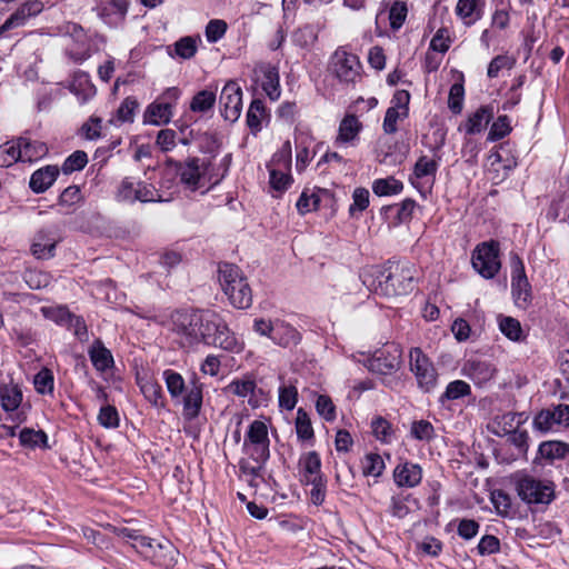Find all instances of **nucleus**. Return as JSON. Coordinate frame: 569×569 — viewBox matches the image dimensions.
I'll use <instances>...</instances> for the list:
<instances>
[{"mask_svg": "<svg viewBox=\"0 0 569 569\" xmlns=\"http://www.w3.org/2000/svg\"><path fill=\"white\" fill-rule=\"evenodd\" d=\"M403 183L395 177L377 179L372 183V191L379 197L398 194L402 191Z\"/></svg>", "mask_w": 569, "mask_h": 569, "instance_id": "37", "label": "nucleus"}, {"mask_svg": "<svg viewBox=\"0 0 569 569\" xmlns=\"http://www.w3.org/2000/svg\"><path fill=\"white\" fill-rule=\"evenodd\" d=\"M511 291L518 307L527 308L531 301V286L528 278L511 281Z\"/></svg>", "mask_w": 569, "mask_h": 569, "instance_id": "39", "label": "nucleus"}, {"mask_svg": "<svg viewBox=\"0 0 569 569\" xmlns=\"http://www.w3.org/2000/svg\"><path fill=\"white\" fill-rule=\"evenodd\" d=\"M171 116L172 102L169 101L153 102L148 106L144 112L146 121L156 126L169 123Z\"/></svg>", "mask_w": 569, "mask_h": 569, "instance_id": "25", "label": "nucleus"}, {"mask_svg": "<svg viewBox=\"0 0 569 569\" xmlns=\"http://www.w3.org/2000/svg\"><path fill=\"white\" fill-rule=\"evenodd\" d=\"M415 274V266L409 262H389L371 267L362 274V282L376 295L396 297L413 290Z\"/></svg>", "mask_w": 569, "mask_h": 569, "instance_id": "1", "label": "nucleus"}, {"mask_svg": "<svg viewBox=\"0 0 569 569\" xmlns=\"http://www.w3.org/2000/svg\"><path fill=\"white\" fill-rule=\"evenodd\" d=\"M212 163L210 161H200L199 158H190L177 167V173L180 181L191 190L204 186L206 181L212 186L220 181V178H213L210 173Z\"/></svg>", "mask_w": 569, "mask_h": 569, "instance_id": "6", "label": "nucleus"}, {"mask_svg": "<svg viewBox=\"0 0 569 569\" xmlns=\"http://www.w3.org/2000/svg\"><path fill=\"white\" fill-rule=\"evenodd\" d=\"M147 548L149 549L148 555L141 556L157 566L170 568L177 561L178 551L169 540L157 541L152 539Z\"/></svg>", "mask_w": 569, "mask_h": 569, "instance_id": "13", "label": "nucleus"}, {"mask_svg": "<svg viewBox=\"0 0 569 569\" xmlns=\"http://www.w3.org/2000/svg\"><path fill=\"white\" fill-rule=\"evenodd\" d=\"M473 269L483 278L492 279L500 270L499 244L496 241L479 243L471 256Z\"/></svg>", "mask_w": 569, "mask_h": 569, "instance_id": "7", "label": "nucleus"}, {"mask_svg": "<svg viewBox=\"0 0 569 569\" xmlns=\"http://www.w3.org/2000/svg\"><path fill=\"white\" fill-rule=\"evenodd\" d=\"M331 68L335 76L341 82L356 83L361 78L362 66L359 58L343 49L335 51Z\"/></svg>", "mask_w": 569, "mask_h": 569, "instance_id": "9", "label": "nucleus"}, {"mask_svg": "<svg viewBox=\"0 0 569 569\" xmlns=\"http://www.w3.org/2000/svg\"><path fill=\"white\" fill-rule=\"evenodd\" d=\"M90 360L98 371H104L113 363V358L100 340H96L89 350Z\"/></svg>", "mask_w": 569, "mask_h": 569, "instance_id": "32", "label": "nucleus"}, {"mask_svg": "<svg viewBox=\"0 0 569 569\" xmlns=\"http://www.w3.org/2000/svg\"><path fill=\"white\" fill-rule=\"evenodd\" d=\"M20 443L27 448L34 449L47 448L48 437L42 430H34L31 428H23L19 433Z\"/></svg>", "mask_w": 569, "mask_h": 569, "instance_id": "36", "label": "nucleus"}, {"mask_svg": "<svg viewBox=\"0 0 569 569\" xmlns=\"http://www.w3.org/2000/svg\"><path fill=\"white\" fill-rule=\"evenodd\" d=\"M477 550L480 556L497 553L500 551V540L496 536L486 535L480 539Z\"/></svg>", "mask_w": 569, "mask_h": 569, "instance_id": "64", "label": "nucleus"}, {"mask_svg": "<svg viewBox=\"0 0 569 569\" xmlns=\"http://www.w3.org/2000/svg\"><path fill=\"white\" fill-rule=\"evenodd\" d=\"M408 14V7L405 1H395L389 10L390 27L398 30L402 27Z\"/></svg>", "mask_w": 569, "mask_h": 569, "instance_id": "46", "label": "nucleus"}, {"mask_svg": "<svg viewBox=\"0 0 569 569\" xmlns=\"http://www.w3.org/2000/svg\"><path fill=\"white\" fill-rule=\"evenodd\" d=\"M23 279L30 289H41L50 283L51 277L41 270L28 269L23 273Z\"/></svg>", "mask_w": 569, "mask_h": 569, "instance_id": "48", "label": "nucleus"}, {"mask_svg": "<svg viewBox=\"0 0 569 569\" xmlns=\"http://www.w3.org/2000/svg\"><path fill=\"white\" fill-rule=\"evenodd\" d=\"M292 40L297 46L306 48L316 42L317 33L311 26H305L292 34Z\"/></svg>", "mask_w": 569, "mask_h": 569, "instance_id": "61", "label": "nucleus"}, {"mask_svg": "<svg viewBox=\"0 0 569 569\" xmlns=\"http://www.w3.org/2000/svg\"><path fill=\"white\" fill-rule=\"evenodd\" d=\"M17 161H21V153L16 142H7L0 147V167H10Z\"/></svg>", "mask_w": 569, "mask_h": 569, "instance_id": "47", "label": "nucleus"}, {"mask_svg": "<svg viewBox=\"0 0 569 569\" xmlns=\"http://www.w3.org/2000/svg\"><path fill=\"white\" fill-rule=\"evenodd\" d=\"M493 118V110L489 106H481L472 114L469 116L462 127L467 134H477L487 128Z\"/></svg>", "mask_w": 569, "mask_h": 569, "instance_id": "19", "label": "nucleus"}, {"mask_svg": "<svg viewBox=\"0 0 569 569\" xmlns=\"http://www.w3.org/2000/svg\"><path fill=\"white\" fill-rule=\"evenodd\" d=\"M298 400V391L295 386H282L279 388V405L280 407L292 410Z\"/></svg>", "mask_w": 569, "mask_h": 569, "instance_id": "62", "label": "nucleus"}, {"mask_svg": "<svg viewBox=\"0 0 569 569\" xmlns=\"http://www.w3.org/2000/svg\"><path fill=\"white\" fill-rule=\"evenodd\" d=\"M98 421L106 428H117L119 426V415L113 406L107 405L101 407Z\"/></svg>", "mask_w": 569, "mask_h": 569, "instance_id": "63", "label": "nucleus"}, {"mask_svg": "<svg viewBox=\"0 0 569 569\" xmlns=\"http://www.w3.org/2000/svg\"><path fill=\"white\" fill-rule=\"evenodd\" d=\"M138 101L133 97H127L117 110V119L120 122H132Z\"/></svg>", "mask_w": 569, "mask_h": 569, "instance_id": "57", "label": "nucleus"}, {"mask_svg": "<svg viewBox=\"0 0 569 569\" xmlns=\"http://www.w3.org/2000/svg\"><path fill=\"white\" fill-rule=\"evenodd\" d=\"M462 372L475 385L482 387L493 378L496 368L488 361L470 359L465 363Z\"/></svg>", "mask_w": 569, "mask_h": 569, "instance_id": "15", "label": "nucleus"}, {"mask_svg": "<svg viewBox=\"0 0 569 569\" xmlns=\"http://www.w3.org/2000/svg\"><path fill=\"white\" fill-rule=\"evenodd\" d=\"M385 469V462L378 453H368L362 460L365 476L379 477Z\"/></svg>", "mask_w": 569, "mask_h": 569, "instance_id": "45", "label": "nucleus"}, {"mask_svg": "<svg viewBox=\"0 0 569 569\" xmlns=\"http://www.w3.org/2000/svg\"><path fill=\"white\" fill-rule=\"evenodd\" d=\"M470 392H471L470 386L466 381L455 380L447 386L446 391L442 395L441 399L442 400H457V399H460L462 397L470 395Z\"/></svg>", "mask_w": 569, "mask_h": 569, "instance_id": "49", "label": "nucleus"}, {"mask_svg": "<svg viewBox=\"0 0 569 569\" xmlns=\"http://www.w3.org/2000/svg\"><path fill=\"white\" fill-rule=\"evenodd\" d=\"M513 64L515 60L511 57L506 54L497 56L490 61L487 74L489 78H497L502 69H511Z\"/></svg>", "mask_w": 569, "mask_h": 569, "instance_id": "59", "label": "nucleus"}, {"mask_svg": "<svg viewBox=\"0 0 569 569\" xmlns=\"http://www.w3.org/2000/svg\"><path fill=\"white\" fill-rule=\"evenodd\" d=\"M43 10V3L39 0L27 1L22 3L10 17L0 26V37L11 29L24 26L29 18L39 14Z\"/></svg>", "mask_w": 569, "mask_h": 569, "instance_id": "14", "label": "nucleus"}, {"mask_svg": "<svg viewBox=\"0 0 569 569\" xmlns=\"http://www.w3.org/2000/svg\"><path fill=\"white\" fill-rule=\"evenodd\" d=\"M511 131L509 119L507 116H499L497 120L492 123L488 139L491 141H497L505 138Z\"/></svg>", "mask_w": 569, "mask_h": 569, "instance_id": "60", "label": "nucleus"}, {"mask_svg": "<svg viewBox=\"0 0 569 569\" xmlns=\"http://www.w3.org/2000/svg\"><path fill=\"white\" fill-rule=\"evenodd\" d=\"M361 129V123L358 118L353 114L346 116L339 126V133L337 137V143H345L353 140Z\"/></svg>", "mask_w": 569, "mask_h": 569, "instance_id": "35", "label": "nucleus"}, {"mask_svg": "<svg viewBox=\"0 0 569 569\" xmlns=\"http://www.w3.org/2000/svg\"><path fill=\"white\" fill-rule=\"evenodd\" d=\"M137 383L146 398L153 407L163 408L164 398L161 386L149 376H138Z\"/></svg>", "mask_w": 569, "mask_h": 569, "instance_id": "20", "label": "nucleus"}, {"mask_svg": "<svg viewBox=\"0 0 569 569\" xmlns=\"http://www.w3.org/2000/svg\"><path fill=\"white\" fill-rule=\"evenodd\" d=\"M262 89L271 100H277L280 97L278 69L270 64L264 66L262 67Z\"/></svg>", "mask_w": 569, "mask_h": 569, "instance_id": "34", "label": "nucleus"}, {"mask_svg": "<svg viewBox=\"0 0 569 569\" xmlns=\"http://www.w3.org/2000/svg\"><path fill=\"white\" fill-rule=\"evenodd\" d=\"M296 432L298 439L301 441H310L315 437L311 420L302 408H299L297 411Z\"/></svg>", "mask_w": 569, "mask_h": 569, "instance_id": "40", "label": "nucleus"}, {"mask_svg": "<svg viewBox=\"0 0 569 569\" xmlns=\"http://www.w3.org/2000/svg\"><path fill=\"white\" fill-rule=\"evenodd\" d=\"M22 402V391L18 385L0 387V406L4 411H14Z\"/></svg>", "mask_w": 569, "mask_h": 569, "instance_id": "31", "label": "nucleus"}, {"mask_svg": "<svg viewBox=\"0 0 569 569\" xmlns=\"http://www.w3.org/2000/svg\"><path fill=\"white\" fill-rule=\"evenodd\" d=\"M520 499L527 503L549 505L555 499V483L533 476H520L516 483Z\"/></svg>", "mask_w": 569, "mask_h": 569, "instance_id": "5", "label": "nucleus"}, {"mask_svg": "<svg viewBox=\"0 0 569 569\" xmlns=\"http://www.w3.org/2000/svg\"><path fill=\"white\" fill-rule=\"evenodd\" d=\"M201 311L191 313L177 312L173 316L172 330L186 340V343L193 346L200 342Z\"/></svg>", "mask_w": 569, "mask_h": 569, "instance_id": "10", "label": "nucleus"}, {"mask_svg": "<svg viewBox=\"0 0 569 569\" xmlns=\"http://www.w3.org/2000/svg\"><path fill=\"white\" fill-rule=\"evenodd\" d=\"M19 151L21 153V161H34L48 153V147L41 141H32L29 138L20 137L17 140Z\"/></svg>", "mask_w": 569, "mask_h": 569, "instance_id": "24", "label": "nucleus"}, {"mask_svg": "<svg viewBox=\"0 0 569 569\" xmlns=\"http://www.w3.org/2000/svg\"><path fill=\"white\" fill-rule=\"evenodd\" d=\"M456 14L466 26H471L483 14V3L481 0H458Z\"/></svg>", "mask_w": 569, "mask_h": 569, "instance_id": "22", "label": "nucleus"}, {"mask_svg": "<svg viewBox=\"0 0 569 569\" xmlns=\"http://www.w3.org/2000/svg\"><path fill=\"white\" fill-rule=\"evenodd\" d=\"M59 169L56 166H47L34 171L30 178V188L37 192L46 191L57 179Z\"/></svg>", "mask_w": 569, "mask_h": 569, "instance_id": "23", "label": "nucleus"}, {"mask_svg": "<svg viewBox=\"0 0 569 569\" xmlns=\"http://www.w3.org/2000/svg\"><path fill=\"white\" fill-rule=\"evenodd\" d=\"M128 8V0H110L99 6L97 12L104 23L117 27L124 21Z\"/></svg>", "mask_w": 569, "mask_h": 569, "instance_id": "16", "label": "nucleus"}, {"mask_svg": "<svg viewBox=\"0 0 569 569\" xmlns=\"http://www.w3.org/2000/svg\"><path fill=\"white\" fill-rule=\"evenodd\" d=\"M438 170V163L433 159H429L427 156H421L413 168V174L418 179L425 177H436Z\"/></svg>", "mask_w": 569, "mask_h": 569, "instance_id": "44", "label": "nucleus"}, {"mask_svg": "<svg viewBox=\"0 0 569 569\" xmlns=\"http://www.w3.org/2000/svg\"><path fill=\"white\" fill-rule=\"evenodd\" d=\"M301 468V477L305 483H310L322 479L321 460L316 451L303 455L299 461Z\"/></svg>", "mask_w": 569, "mask_h": 569, "instance_id": "21", "label": "nucleus"}, {"mask_svg": "<svg viewBox=\"0 0 569 569\" xmlns=\"http://www.w3.org/2000/svg\"><path fill=\"white\" fill-rule=\"evenodd\" d=\"M200 342L230 352H240L243 343L232 332L222 317L212 310H201Z\"/></svg>", "mask_w": 569, "mask_h": 569, "instance_id": "3", "label": "nucleus"}, {"mask_svg": "<svg viewBox=\"0 0 569 569\" xmlns=\"http://www.w3.org/2000/svg\"><path fill=\"white\" fill-rule=\"evenodd\" d=\"M569 425V405H557L552 408L542 409L533 418L535 429L548 432L555 426Z\"/></svg>", "mask_w": 569, "mask_h": 569, "instance_id": "12", "label": "nucleus"}, {"mask_svg": "<svg viewBox=\"0 0 569 569\" xmlns=\"http://www.w3.org/2000/svg\"><path fill=\"white\" fill-rule=\"evenodd\" d=\"M271 340L276 345L286 348L297 345L300 340V336L299 332L292 326L283 321L277 320L274 322Z\"/></svg>", "mask_w": 569, "mask_h": 569, "instance_id": "26", "label": "nucleus"}, {"mask_svg": "<svg viewBox=\"0 0 569 569\" xmlns=\"http://www.w3.org/2000/svg\"><path fill=\"white\" fill-rule=\"evenodd\" d=\"M134 201L160 202L162 199L153 186L147 184L144 182H138L134 193Z\"/></svg>", "mask_w": 569, "mask_h": 569, "instance_id": "54", "label": "nucleus"}, {"mask_svg": "<svg viewBox=\"0 0 569 569\" xmlns=\"http://www.w3.org/2000/svg\"><path fill=\"white\" fill-rule=\"evenodd\" d=\"M216 103V93L209 90H201L194 94L190 102V110L193 112H207Z\"/></svg>", "mask_w": 569, "mask_h": 569, "instance_id": "41", "label": "nucleus"}, {"mask_svg": "<svg viewBox=\"0 0 569 569\" xmlns=\"http://www.w3.org/2000/svg\"><path fill=\"white\" fill-rule=\"evenodd\" d=\"M219 102L222 117L234 122L242 110V90L236 81H228L221 90Z\"/></svg>", "mask_w": 569, "mask_h": 569, "instance_id": "11", "label": "nucleus"}, {"mask_svg": "<svg viewBox=\"0 0 569 569\" xmlns=\"http://www.w3.org/2000/svg\"><path fill=\"white\" fill-rule=\"evenodd\" d=\"M58 238L50 229L39 230L31 244V252L37 259H50L54 256Z\"/></svg>", "mask_w": 569, "mask_h": 569, "instance_id": "17", "label": "nucleus"}, {"mask_svg": "<svg viewBox=\"0 0 569 569\" xmlns=\"http://www.w3.org/2000/svg\"><path fill=\"white\" fill-rule=\"evenodd\" d=\"M393 477L399 487L413 488L422 479V469L419 465L407 461L396 467Z\"/></svg>", "mask_w": 569, "mask_h": 569, "instance_id": "18", "label": "nucleus"}, {"mask_svg": "<svg viewBox=\"0 0 569 569\" xmlns=\"http://www.w3.org/2000/svg\"><path fill=\"white\" fill-rule=\"evenodd\" d=\"M268 118V113L263 102L259 99L252 100L247 112V124L252 133L261 130V123Z\"/></svg>", "mask_w": 569, "mask_h": 569, "instance_id": "33", "label": "nucleus"}, {"mask_svg": "<svg viewBox=\"0 0 569 569\" xmlns=\"http://www.w3.org/2000/svg\"><path fill=\"white\" fill-rule=\"evenodd\" d=\"M402 349L399 345L387 343L368 359V369L378 375H392L401 365Z\"/></svg>", "mask_w": 569, "mask_h": 569, "instance_id": "8", "label": "nucleus"}, {"mask_svg": "<svg viewBox=\"0 0 569 569\" xmlns=\"http://www.w3.org/2000/svg\"><path fill=\"white\" fill-rule=\"evenodd\" d=\"M198 51L197 39L186 36L176 41L172 46L167 47V52L171 58H179L182 60L191 59Z\"/></svg>", "mask_w": 569, "mask_h": 569, "instance_id": "27", "label": "nucleus"}, {"mask_svg": "<svg viewBox=\"0 0 569 569\" xmlns=\"http://www.w3.org/2000/svg\"><path fill=\"white\" fill-rule=\"evenodd\" d=\"M527 420V416L522 412H506L501 416H497L493 423L497 426L499 431H496L498 436L507 435L511 431L519 429V427Z\"/></svg>", "mask_w": 569, "mask_h": 569, "instance_id": "30", "label": "nucleus"}, {"mask_svg": "<svg viewBox=\"0 0 569 569\" xmlns=\"http://www.w3.org/2000/svg\"><path fill=\"white\" fill-rule=\"evenodd\" d=\"M501 332L510 340L518 341L522 335L520 322L511 317H502L499 321Z\"/></svg>", "mask_w": 569, "mask_h": 569, "instance_id": "51", "label": "nucleus"}, {"mask_svg": "<svg viewBox=\"0 0 569 569\" xmlns=\"http://www.w3.org/2000/svg\"><path fill=\"white\" fill-rule=\"evenodd\" d=\"M162 376L168 392L170 393L172 399H178L186 392V382L180 373L171 369H167L163 371Z\"/></svg>", "mask_w": 569, "mask_h": 569, "instance_id": "38", "label": "nucleus"}, {"mask_svg": "<svg viewBox=\"0 0 569 569\" xmlns=\"http://www.w3.org/2000/svg\"><path fill=\"white\" fill-rule=\"evenodd\" d=\"M465 88L462 83H453L449 91L448 107L453 113H460L462 110Z\"/></svg>", "mask_w": 569, "mask_h": 569, "instance_id": "58", "label": "nucleus"}, {"mask_svg": "<svg viewBox=\"0 0 569 569\" xmlns=\"http://www.w3.org/2000/svg\"><path fill=\"white\" fill-rule=\"evenodd\" d=\"M375 437L382 442H390L393 431L391 423L382 417H377L371 422Z\"/></svg>", "mask_w": 569, "mask_h": 569, "instance_id": "52", "label": "nucleus"}, {"mask_svg": "<svg viewBox=\"0 0 569 569\" xmlns=\"http://www.w3.org/2000/svg\"><path fill=\"white\" fill-rule=\"evenodd\" d=\"M417 381L425 391L431 390L437 381V372L432 363L415 372Z\"/></svg>", "mask_w": 569, "mask_h": 569, "instance_id": "56", "label": "nucleus"}, {"mask_svg": "<svg viewBox=\"0 0 569 569\" xmlns=\"http://www.w3.org/2000/svg\"><path fill=\"white\" fill-rule=\"evenodd\" d=\"M202 406V389L200 386H192L183 397V416L187 420L196 419Z\"/></svg>", "mask_w": 569, "mask_h": 569, "instance_id": "29", "label": "nucleus"}, {"mask_svg": "<svg viewBox=\"0 0 569 569\" xmlns=\"http://www.w3.org/2000/svg\"><path fill=\"white\" fill-rule=\"evenodd\" d=\"M219 281L230 303L237 309H247L252 305L251 288L240 268L233 263L219 266Z\"/></svg>", "mask_w": 569, "mask_h": 569, "instance_id": "4", "label": "nucleus"}, {"mask_svg": "<svg viewBox=\"0 0 569 569\" xmlns=\"http://www.w3.org/2000/svg\"><path fill=\"white\" fill-rule=\"evenodd\" d=\"M410 436L416 440L430 442L436 433L431 422L421 419L411 423Z\"/></svg>", "mask_w": 569, "mask_h": 569, "instance_id": "43", "label": "nucleus"}, {"mask_svg": "<svg viewBox=\"0 0 569 569\" xmlns=\"http://www.w3.org/2000/svg\"><path fill=\"white\" fill-rule=\"evenodd\" d=\"M269 183L274 191L281 193L286 191L292 183V177L287 172H282L277 169H270Z\"/></svg>", "mask_w": 569, "mask_h": 569, "instance_id": "55", "label": "nucleus"}, {"mask_svg": "<svg viewBox=\"0 0 569 569\" xmlns=\"http://www.w3.org/2000/svg\"><path fill=\"white\" fill-rule=\"evenodd\" d=\"M256 388H257V385H256L254 380H252V379L233 380L228 386V389L230 392H232L233 395H236L238 397H242V398H246L249 396L253 397Z\"/></svg>", "mask_w": 569, "mask_h": 569, "instance_id": "53", "label": "nucleus"}, {"mask_svg": "<svg viewBox=\"0 0 569 569\" xmlns=\"http://www.w3.org/2000/svg\"><path fill=\"white\" fill-rule=\"evenodd\" d=\"M569 452V443L558 441V440H548L543 441L539 445L538 448V458H542L548 460L550 463L555 460L563 459Z\"/></svg>", "mask_w": 569, "mask_h": 569, "instance_id": "28", "label": "nucleus"}, {"mask_svg": "<svg viewBox=\"0 0 569 569\" xmlns=\"http://www.w3.org/2000/svg\"><path fill=\"white\" fill-rule=\"evenodd\" d=\"M269 447L270 440L266 422L253 420L243 441V451L248 458H242L239 461V470L242 475L250 477V486H258L254 480L261 477L264 463L270 457Z\"/></svg>", "mask_w": 569, "mask_h": 569, "instance_id": "2", "label": "nucleus"}, {"mask_svg": "<svg viewBox=\"0 0 569 569\" xmlns=\"http://www.w3.org/2000/svg\"><path fill=\"white\" fill-rule=\"evenodd\" d=\"M88 163V156L82 150H77L70 154L62 164L63 173L68 174L73 171H79Z\"/></svg>", "mask_w": 569, "mask_h": 569, "instance_id": "50", "label": "nucleus"}, {"mask_svg": "<svg viewBox=\"0 0 569 569\" xmlns=\"http://www.w3.org/2000/svg\"><path fill=\"white\" fill-rule=\"evenodd\" d=\"M34 389L41 395H52L54 387L53 373L48 368H42L33 378Z\"/></svg>", "mask_w": 569, "mask_h": 569, "instance_id": "42", "label": "nucleus"}]
</instances>
